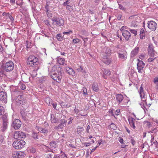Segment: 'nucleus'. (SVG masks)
I'll list each match as a JSON object with an SVG mask.
<instances>
[{
    "label": "nucleus",
    "instance_id": "obj_58",
    "mask_svg": "<svg viewBox=\"0 0 158 158\" xmlns=\"http://www.w3.org/2000/svg\"><path fill=\"white\" fill-rule=\"evenodd\" d=\"M131 144H132L133 145H134L135 143V140L132 138H131Z\"/></svg>",
    "mask_w": 158,
    "mask_h": 158
},
{
    "label": "nucleus",
    "instance_id": "obj_63",
    "mask_svg": "<svg viewBox=\"0 0 158 158\" xmlns=\"http://www.w3.org/2000/svg\"><path fill=\"white\" fill-rule=\"evenodd\" d=\"M72 31L69 30L68 31L64 32L63 33L64 34H65L69 35L70 34V33H72Z\"/></svg>",
    "mask_w": 158,
    "mask_h": 158
},
{
    "label": "nucleus",
    "instance_id": "obj_45",
    "mask_svg": "<svg viewBox=\"0 0 158 158\" xmlns=\"http://www.w3.org/2000/svg\"><path fill=\"white\" fill-rule=\"evenodd\" d=\"M46 14L48 18L51 19L52 17V13H50L49 11L48 12H46Z\"/></svg>",
    "mask_w": 158,
    "mask_h": 158
},
{
    "label": "nucleus",
    "instance_id": "obj_22",
    "mask_svg": "<svg viewBox=\"0 0 158 158\" xmlns=\"http://www.w3.org/2000/svg\"><path fill=\"white\" fill-rule=\"evenodd\" d=\"M17 104L19 105L22 106L24 105L26 102V100L24 98L21 100H19L18 101H16Z\"/></svg>",
    "mask_w": 158,
    "mask_h": 158
},
{
    "label": "nucleus",
    "instance_id": "obj_35",
    "mask_svg": "<svg viewBox=\"0 0 158 158\" xmlns=\"http://www.w3.org/2000/svg\"><path fill=\"white\" fill-rule=\"evenodd\" d=\"M50 145L51 146L52 148H55L56 145V142L55 141H52L50 143Z\"/></svg>",
    "mask_w": 158,
    "mask_h": 158
},
{
    "label": "nucleus",
    "instance_id": "obj_33",
    "mask_svg": "<svg viewBox=\"0 0 158 158\" xmlns=\"http://www.w3.org/2000/svg\"><path fill=\"white\" fill-rule=\"evenodd\" d=\"M110 127L114 130H116L117 129V127L116 125L114 123H111L110 125Z\"/></svg>",
    "mask_w": 158,
    "mask_h": 158
},
{
    "label": "nucleus",
    "instance_id": "obj_18",
    "mask_svg": "<svg viewBox=\"0 0 158 158\" xmlns=\"http://www.w3.org/2000/svg\"><path fill=\"white\" fill-rule=\"evenodd\" d=\"M116 98L117 102L118 104L120 103L123 99V95L121 94H117L116 95Z\"/></svg>",
    "mask_w": 158,
    "mask_h": 158
},
{
    "label": "nucleus",
    "instance_id": "obj_43",
    "mask_svg": "<svg viewBox=\"0 0 158 158\" xmlns=\"http://www.w3.org/2000/svg\"><path fill=\"white\" fill-rule=\"evenodd\" d=\"M80 41V40L76 38L75 39H74L73 40L72 42L74 44H77L79 43Z\"/></svg>",
    "mask_w": 158,
    "mask_h": 158
},
{
    "label": "nucleus",
    "instance_id": "obj_48",
    "mask_svg": "<svg viewBox=\"0 0 158 158\" xmlns=\"http://www.w3.org/2000/svg\"><path fill=\"white\" fill-rule=\"evenodd\" d=\"M22 0H17L16 4L17 5L21 6L22 4Z\"/></svg>",
    "mask_w": 158,
    "mask_h": 158
},
{
    "label": "nucleus",
    "instance_id": "obj_41",
    "mask_svg": "<svg viewBox=\"0 0 158 158\" xmlns=\"http://www.w3.org/2000/svg\"><path fill=\"white\" fill-rule=\"evenodd\" d=\"M143 93H144V91L143 89V84H141L139 88V93L140 94Z\"/></svg>",
    "mask_w": 158,
    "mask_h": 158
},
{
    "label": "nucleus",
    "instance_id": "obj_36",
    "mask_svg": "<svg viewBox=\"0 0 158 158\" xmlns=\"http://www.w3.org/2000/svg\"><path fill=\"white\" fill-rule=\"evenodd\" d=\"M24 98L23 95H19L16 97V98L15 99V101H18L19 100H21Z\"/></svg>",
    "mask_w": 158,
    "mask_h": 158
},
{
    "label": "nucleus",
    "instance_id": "obj_5",
    "mask_svg": "<svg viewBox=\"0 0 158 158\" xmlns=\"http://www.w3.org/2000/svg\"><path fill=\"white\" fill-rule=\"evenodd\" d=\"M51 19L53 21L52 23L54 25L59 27L62 26L64 25V20L61 17H53Z\"/></svg>",
    "mask_w": 158,
    "mask_h": 158
},
{
    "label": "nucleus",
    "instance_id": "obj_7",
    "mask_svg": "<svg viewBox=\"0 0 158 158\" xmlns=\"http://www.w3.org/2000/svg\"><path fill=\"white\" fill-rule=\"evenodd\" d=\"M26 137V133L21 131L15 132L14 135V138L15 139H17L19 138H23Z\"/></svg>",
    "mask_w": 158,
    "mask_h": 158
},
{
    "label": "nucleus",
    "instance_id": "obj_56",
    "mask_svg": "<svg viewBox=\"0 0 158 158\" xmlns=\"http://www.w3.org/2000/svg\"><path fill=\"white\" fill-rule=\"evenodd\" d=\"M21 86H20V85H19V86L22 89L24 90L26 89V86L24 84H21Z\"/></svg>",
    "mask_w": 158,
    "mask_h": 158
},
{
    "label": "nucleus",
    "instance_id": "obj_1",
    "mask_svg": "<svg viewBox=\"0 0 158 158\" xmlns=\"http://www.w3.org/2000/svg\"><path fill=\"white\" fill-rule=\"evenodd\" d=\"M62 68L60 67H56L54 66L52 69L51 72L52 74L51 76L52 79L57 82H60L61 81L62 78Z\"/></svg>",
    "mask_w": 158,
    "mask_h": 158
},
{
    "label": "nucleus",
    "instance_id": "obj_8",
    "mask_svg": "<svg viewBox=\"0 0 158 158\" xmlns=\"http://www.w3.org/2000/svg\"><path fill=\"white\" fill-rule=\"evenodd\" d=\"M21 125V122L19 119H16L12 122V126L15 129H18Z\"/></svg>",
    "mask_w": 158,
    "mask_h": 158
},
{
    "label": "nucleus",
    "instance_id": "obj_62",
    "mask_svg": "<svg viewBox=\"0 0 158 158\" xmlns=\"http://www.w3.org/2000/svg\"><path fill=\"white\" fill-rule=\"evenodd\" d=\"M4 137L2 135L0 136V143H2L3 142Z\"/></svg>",
    "mask_w": 158,
    "mask_h": 158
},
{
    "label": "nucleus",
    "instance_id": "obj_55",
    "mask_svg": "<svg viewBox=\"0 0 158 158\" xmlns=\"http://www.w3.org/2000/svg\"><path fill=\"white\" fill-rule=\"evenodd\" d=\"M52 105L54 109H56V108L57 104L56 102H52Z\"/></svg>",
    "mask_w": 158,
    "mask_h": 158
},
{
    "label": "nucleus",
    "instance_id": "obj_31",
    "mask_svg": "<svg viewBox=\"0 0 158 158\" xmlns=\"http://www.w3.org/2000/svg\"><path fill=\"white\" fill-rule=\"evenodd\" d=\"M56 38L57 40L60 41H61L63 40V37L61 34H58L56 35Z\"/></svg>",
    "mask_w": 158,
    "mask_h": 158
},
{
    "label": "nucleus",
    "instance_id": "obj_10",
    "mask_svg": "<svg viewBox=\"0 0 158 158\" xmlns=\"http://www.w3.org/2000/svg\"><path fill=\"white\" fill-rule=\"evenodd\" d=\"M148 50L149 55L151 57H154L156 52L154 49L153 45L149 44Z\"/></svg>",
    "mask_w": 158,
    "mask_h": 158
},
{
    "label": "nucleus",
    "instance_id": "obj_38",
    "mask_svg": "<svg viewBox=\"0 0 158 158\" xmlns=\"http://www.w3.org/2000/svg\"><path fill=\"white\" fill-rule=\"evenodd\" d=\"M81 90H82L83 91L82 94L83 95L85 96L87 94V90L86 88L83 87Z\"/></svg>",
    "mask_w": 158,
    "mask_h": 158
},
{
    "label": "nucleus",
    "instance_id": "obj_30",
    "mask_svg": "<svg viewBox=\"0 0 158 158\" xmlns=\"http://www.w3.org/2000/svg\"><path fill=\"white\" fill-rule=\"evenodd\" d=\"M45 101L48 106H50L52 102V100L49 98H47L45 99Z\"/></svg>",
    "mask_w": 158,
    "mask_h": 158
},
{
    "label": "nucleus",
    "instance_id": "obj_23",
    "mask_svg": "<svg viewBox=\"0 0 158 158\" xmlns=\"http://www.w3.org/2000/svg\"><path fill=\"white\" fill-rule=\"evenodd\" d=\"M66 70L69 75H72V76L75 75V73L73 69L69 67H68L66 69Z\"/></svg>",
    "mask_w": 158,
    "mask_h": 158
},
{
    "label": "nucleus",
    "instance_id": "obj_24",
    "mask_svg": "<svg viewBox=\"0 0 158 158\" xmlns=\"http://www.w3.org/2000/svg\"><path fill=\"white\" fill-rule=\"evenodd\" d=\"M57 62L61 65H64V64L65 59L64 58L59 56L57 57Z\"/></svg>",
    "mask_w": 158,
    "mask_h": 158
},
{
    "label": "nucleus",
    "instance_id": "obj_50",
    "mask_svg": "<svg viewBox=\"0 0 158 158\" xmlns=\"http://www.w3.org/2000/svg\"><path fill=\"white\" fill-rule=\"evenodd\" d=\"M66 8L69 10H72L73 9L72 7L69 4H67V5H66Z\"/></svg>",
    "mask_w": 158,
    "mask_h": 158
},
{
    "label": "nucleus",
    "instance_id": "obj_29",
    "mask_svg": "<svg viewBox=\"0 0 158 158\" xmlns=\"http://www.w3.org/2000/svg\"><path fill=\"white\" fill-rule=\"evenodd\" d=\"M51 122L53 123H56L58 121V118L55 117L53 115L52 116L51 115Z\"/></svg>",
    "mask_w": 158,
    "mask_h": 158
},
{
    "label": "nucleus",
    "instance_id": "obj_60",
    "mask_svg": "<svg viewBox=\"0 0 158 158\" xmlns=\"http://www.w3.org/2000/svg\"><path fill=\"white\" fill-rule=\"evenodd\" d=\"M31 152L32 153H35L36 152V149L35 148H32L31 149Z\"/></svg>",
    "mask_w": 158,
    "mask_h": 158
},
{
    "label": "nucleus",
    "instance_id": "obj_34",
    "mask_svg": "<svg viewBox=\"0 0 158 158\" xmlns=\"http://www.w3.org/2000/svg\"><path fill=\"white\" fill-rule=\"evenodd\" d=\"M40 132L44 134H47L48 132V130L47 128H42Z\"/></svg>",
    "mask_w": 158,
    "mask_h": 158
},
{
    "label": "nucleus",
    "instance_id": "obj_46",
    "mask_svg": "<svg viewBox=\"0 0 158 158\" xmlns=\"http://www.w3.org/2000/svg\"><path fill=\"white\" fill-rule=\"evenodd\" d=\"M119 8L123 11H125L126 10V8L124 7L122 5L119 4Z\"/></svg>",
    "mask_w": 158,
    "mask_h": 158
},
{
    "label": "nucleus",
    "instance_id": "obj_42",
    "mask_svg": "<svg viewBox=\"0 0 158 158\" xmlns=\"http://www.w3.org/2000/svg\"><path fill=\"white\" fill-rule=\"evenodd\" d=\"M140 94V97L142 99V101H143V100H146L145 99V94H144V93H143L141 94Z\"/></svg>",
    "mask_w": 158,
    "mask_h": 158
},
{
    "label": "nucleus",
    "instance_id": "obj_13",
    "mask_svg": "<svg viewBox=\"0 0 158 158\" xmlns=\"http://www.w3.org/2000/svg\"><path fill=\"white\" fill-rule=\"evenodd\" d=\"M145 65V64L143 61H140L139 63H137V69L139 73H142L143 68L144 67Z\"/></svg>",
    "mask_w": 158,
    "mask_h": 158
},
{
    "label": "nucleus",
    "instance_id": "obj_19",
    "mask_svg": "<svg viewBox=\"0 0 158 158\" xmlns=\"http://www.w3.org/2000/svg\"><path fill=\"white\" fill-rule=\"evenodd\" d=\"M13 156L15 158H23L24 156V155L23 153L20 152L16 153V154H14Z\"/></svg>",
    "mask_w": 158,
    "mask_h": 158
},
{
    "label": "nucleus",
    "instance_id": "obj_2",
    "mask_svg": "<svg viewBox=\"0 0 158 158\" xmlns=\"http://www.w3.org/2000/svg\"><path fill=\"white\" fill-rule=\"evenodd\" d=\"M38 60V58L34 56L30 55L27 60V63L30 66L33 67L39 66L40 63Z\"/></svg>",
    "mask_w": 158,
    "mask_h": 158
},
{
    "label": "nucleus",
    "instance_id": "obj_32",
    "mask_svg": "<svg viewBox=\"0 0 158 158\" xmlns=\"http://www.w3.org/2000/svg\"><path fill=\"white\" fill-rule=\"evenodd\" d=\"M103 73L105 75L108 76L110 75L111 73L109 70L106 69H104L103 70Z\"/></svg>",
    "mask_w": 158,
    "mask_h": 158
},
{
    "label": "nucleus",
    "instance_id": "obj_57",
    "mask_svg": "<svg viewBox=\"0 0 158 158\" xmlns=\"http://www.w3.org/2000/svg\"><path fill=\"white\" fill-rule=\"evenodd\" d=\"M53 155L52 154H48L46 155V158H52V156Z\"/></svg>",
    "mask_w": 158,
    "mask_h": 158
},
{
    "label": "nucleus",
    "instance_id": "obj_12",
    "mask_svg": "<svg viewBox=\"0 0 158 158\" xmlns=\"http://www.w3.org/2000/svg\"><path fill=\"white\" fill-rule=\"evenodd\" d=\"M67 120L65 119H62L61 120V122L58 126H56L54 127L56 130H58L60 129H62L64 127L65 125V123H67Z\"/></svg>",
    "mask_w": 158,
    "mask_h": 158
},
{
    "label": "nucleus",
    "instance_id": "obj_11",
    "mask_svg": "<svg viewBox=\"0 0 158 158\" xmlns=\"http://www.w3.org/2000/svg\"><path fill=\"white\" fill-rule=\"evenodd\" d=\"M0 100L4 103L7 102V96L6 92L3 91L0 92Z\"/></svg>",
    "mask_w": 158,
    "mask_h": 158
},
{
    "label": "nucleus",
    "instance_id": "obj_20",
    "mask_svg": "<svg viewBox=\"0 0 158 158\" xmlns=\"http://www.w3.org/2000/svg\"><path fill=\"white\" fill-rule=\"evenodd\" d=\"M39 66H36L34 67L35 69L32 71L31 72V76L32 77H35L37 75L36 71L39 69Z\"/></svg>",
    "mask_w": 158,
    "mask_h": 158
},
{
    "label": "nucleus",
    "instance_id": "obj_51",
    "mask_svg": "<svg viewBox=\"0 0 158 158\" xmlns=\"http://www.w3.org/2000/svg\"><path fill=\"white\" fill-rule=\"evenodd\" d=\"M127 27L126 26H122L120 29V31H121L123 32L124 31H127V30H125V29H127Z\"/></svg>",
    "mask_w": 158,
    "mask_h": 158
},
{
    "label": "nucleus",
    "instance_id": "obj_16",
    "mask_svg": "<svg viewBox=\"0 0 158 158\" xmlns=\"http://www.w3.org/2000/svg\"><path fill=\"white\" fill-rule=\"evenodd\" d=\"M139 47H136L132 51L131 53V56L133 57L136 56L138 53L139 51Z\"/></svg>",
    "mask_w": 158,
    "mask_h": 158
},
{
    "label": "nucleus",
    "instance_id": "obj_14",
    "mask_svg": "<svg viewBox=\"0 0 158 158\" xmlns=\"http://www.w3.org/2000/svg\"><path fill=\"white\" fill-rule=\"evenodd\" d=\"M122 35L125 38V39L127 41L131 39V34L130 32L128 31H125L123 32L122 33Z\"/></svg>",
    "mask_w": 158,
    "mask_h": 158
},
{
    "label": "nucleus",
    "instance_id": "obj_37",
    "mask_svg": "<svg viewBox=\"0 0 158 158\" xmlns=\"http://www.w3.org/2000/svg\"><path fill=\"white\" fill-rule=\"evenodd\" d=\"M129 30L130 31V32H131V33H132L135 35V36H136L137 35V31L136 30L132 29H131L129 28Z\"/></svg>",
    "mask_w": 158,
    "mask_h": 158
},
{
    "label": "nucleus",
    "instance_id": "obj_49",
    "mask_svg": "<svg viewBox=\"0 0 158 158\" xmlns=\"http://www.w3.org/2000/svg\"><path fill=\"white\" fill-rule=\"evenodd\" d=\"M116 16H117V19L118 20H120L121 19V18L122 17V15L121 14H117L116 15Z\"/></svg>",
    "mask_w": 158,
    "mask_h": 158
},
{
    "label": "nucleus",
    "instance_id": "obj_39",
    "mask_svg": "<svg viewBox=\"0 0 158 158\" xmlns=\"http://www.w3.org/2000/svg\"><path fill=\"white\" fill-rule=\"evenodd\" d=\"M4 108L3 106H0V116L2 115L4 113Z\"/></svg>",
    "mask_w": 158,
    "mask_h": 158
},
{
    "label": "nucleus",
    "instance_id": "obj_40",
    "mask_svg": "<svg viewBox=\"0 0 158 158\" xmlns=\"http://www.w3.org/2000/svg\"><path fill=\"white\" fill-rule=\"evenodd\" d=\"M104 62L106 64H109L111 63V61L109 58H108L107 59H106L105 60H103Z\"/></svg>",
    "mask_w": 158,
    "mask_h": 158
},
{
    "label": "nucleus",
    "instance_id": "obj_6",
    "mask_svg": "<svg viewBox=\"0 0 158 158\" xmlns=\"http://www.w3.org/2000/svg\"><path fill=\"white\" fill-rule=\"evenodd\" d=\"M2 118L3 121V126L1 130L2 131H4L7 129L9 123L7 118V116L6 114H4L2 116Z\"/></svg>",
    "mask_w": 158,
    "mask_h": 158
},
{
    "label": "nucleus",
    "instance_id": "obj_47",
    "mask_svg": "<svg viewBox=\"0 0 158 158\" xmlns=\"http://www.w3.org/2000/svg\"><path fill=\"white\" fill-rule=\"evenodd\" d=\"M102 57L105 60L107 59L108 57V55L105 53H102Z\"/></svg>",
    "mask_w": 158,
    "mask_h": 158
},
{
    "label": "nucleus",
    "instance_id": "obj_64",
    "mask_svg": "<svg viewBox=\"0 0 158 158\" xmlns=\"http://www.w3.org/2000/svg\"><path fill=\"white\" fill-rule=\"evenodd\" d=\"M42 127H40L39 126H36L35 127L36 129L38 130L40 132V130H41Z\"/></svg>",
    "mask_w": 158,
    "mask_h": 158
},
{
    "label": "nucleus",
    "instance_id": "obj_9",
    "mask_svg": "<svg viewBox=\"0 0 158 158\" xmlns=\"http://www.w3.org/2000/svg\"><path fill=\"white\" fill-rule=\"evenodd\" d=\"M148 27L153 31H155L157 27L156 23L153 21H148Z\"/></svg>",
    "mask_w": 158,
    "mask_h": 158
},
{
    "label": "nucleus",
    "instance_id": "obj_25",
    "mask_svg": "<svg viewBox=\"0 0 158 158\" xmlns=\"http://www.w3.org/2000/svg\"><path fill=\"white\" fill-rule=\"evenodd\" d=\"M118 58L121 60H124L127 58V55H124L123 53H118Z\"/></svg>",
    "mask_w": 158,
    "mask_h": 158
},
{
    "label": "nucleus",
    "instance_id": "obj_54",
    "mask_svg": "<svg viewBox=\"0 0 158 158\" xmlns=\"http://www.w3.org/2000/svg\"><path fill=\"white\" fill-rule=\"evenodd\" d=\"M73 118H74L72 117H70L69 118V120H70L68 122V124H70L72 123V120H73Z\"/></svg>",
    "mask_w": 158,
    "mask_h": 158
},
{
    "label": "nucleus",
    "instance_id": "obj_53",
    "mask_svg": "<svg viewBox=\"0 0 158 158\" xmlns=\"http://www.w3.org/2000/svg\"><path fill=\"white\" fill-rule=\"evenodd\" d=\"M156 58H149L148 59V62H151L153 61V60H154Z\"/></svg>",
    "mask_w": 158,
    "mask_h": 158
},
{
    "label": "nucleus",
    "instance_id": "obj_61",
    "mask_svg": "<svg viewBox=\"0 0 158 158\" xmlns=\"http://www.w3.org/2000/svg\"><path fill=\"white\" fill-rule=\"evenodd\" d=\"M77 70L78 72H83V68L81 66H80V67L79 68H78V69H77Z\"/></svg>",
    "mask_w": 158,
    "mask_h": 158
},
{
    "label": "nucleus",
    "instance_id": "obj_21",
    "mask_svg": "<svg viewBox=\"0 0 158 158\" xmlns=\"http://www.w3.org/2000/svg\"><path fill=\"white\" fill-rule=\"evenodd\" d=\"M60 105L62 108H69L71 106V104L67 102H62L60 104Z\"/></svg>",
    "mask_w": 158,
    "mask_h": 158
},
{
    "label": "nucleus",
    "instance_id": "obj_3",
    "mask_svg": "<svg viewBox=\"0 0 158 158\" xmlns=\"http://www.w3.org/2000/svg\"><path fill=\"white\" fill-rule=\"evenodd\" d=\"M13 63L10 61L3 64L1 65V68L6 72H10L14 68Z\"/></svg>",
    "mask_w": 158,
    "mask_h": 158
},
{
    "label": "nucleus",
    "instance_id": "obj_26",
    "mask_svg": "<svg viewBox=\"0 0 158 158\" xmlns=\"http://www.w3.org/2000/svg\"><path fill=\"white\" fill-rule=\"evenodd\" d=\"M39 136V132H35L33 131L32 133V137L35 139H38Z\"/></svg>",
    "mask_w": 158,
    "mask_h": 158
},
{
    "label": "nucleus",
    "instance_id": "obj_44",
    "mask_svg": "<svg viewBox=\"0 0 158 158\" xmlns=\"http://www.w3.org/2000/svg\"><path fill=\"white\" fill-rule=\"evenodd\" d=\"M71 0H67V1L64 2L63 4V5L64 6H66V5H67L70 3L71 2Z\"/></svg>",
    "mask_w": 158,
    "mask_h": 158
},
{
    "label": "nucleus",
    "instance_id": "obj_52",
    "mask_svg": "<svg viewBox=\"0 0 158 158\" xmlns=\"http://www.w3.org/2000/svg\"><path fill=\"white\" fill-rule=\"evenodd\" d=\"M84 130V128L83 127H80L77 128V132L80 133Z\"/></svg>",
    "mask_w": 158,
    "mask_h": 158
},
{
    "label": "nucleus",
    "instance_id": "obj_15",
    "mask_svg": "<svg viewBox=\"0 0 158 158\" xmlns=\"http://www.w3.org/2000/svg\"><path fill=\"white\" fill-rule=\"evenodd\" d=\"M24 108L23 109H21L20 110V114L22 116L23 119L25 121L28 120V119L27 118V112L25 111V110Z\"/></svg>",
    "mask_w": 158,
    "mask_h": 158
},
{
    "label": "nucleus",
    "instance_id": "obj_4",
    "mask_svg": "<svg viewBox=\"0 0 158 158\" xmlns=\"http://www.w3.org/2000/svg\"><path fill=\"white\" fill-rule=\"evenodd\" d=\"M26 143L23 140H15L13 143L12 146L15 149H20L24 147Z\"/></svg>",
    "mask_w": 158,
    "mask_h": 158
},
{
    "label": "nucleus",
    "instance_id": "obj_17",
    "mask_svg": "<svg viewBox=\"0 0 158 158\" xmlns=\"http://www.w3.org/2000/svg\"><path fill=\"white\" fill-rule=\"evenodd\" d=\"M128 120L131 127L134 129H135V119L131 117L129 118Z\"/></svg>",
    "mask_w": 158,
    "mask_h": 158
},
{
    "label": "nucleus",
    "instance_id": "obj_27",
    "mask_svg": "<svg viewBox=\"0 0 158 158\" xmlns=\"http://www.w3.org/2000/svg\"><path fill=\"white\" fill-rule=\"evenodd\" d=\"M93 89L95 92H97L98 90V84L96 83H94L92 85Z\"/></svg>",
    "mask_w": 158,
    "mask_h": 158
},
{
    "label": "nucleus",
    "instance_id": "obj_59",
    "mask_svg": "<svg viewBox=\"0 0 158 158\" xmlns=\"http://www.w3.org/2000/svg\"><path fill=\"white\" fill-rule=\"evenodd\" d=\"M4 70H0V76L2 77L4 73Z\"/></svg>",
    "mask_w": 158,
    "mask_h": 158
},
{
    "label": "nucleus",
    "instance_id": "obj_28",
    "mask_svg": "<svg viewBox=\"0 0 158 158\" xmlns=\"http://www.w3.org/2000/svg\"><path fill=\"white\" fill-rule=\"evenodd\" d=\"M66 155L55 154L53 158H65Z\"/></svg>",
    "mask_w": 158,
    "mask_h": 158
}]
</instances>
